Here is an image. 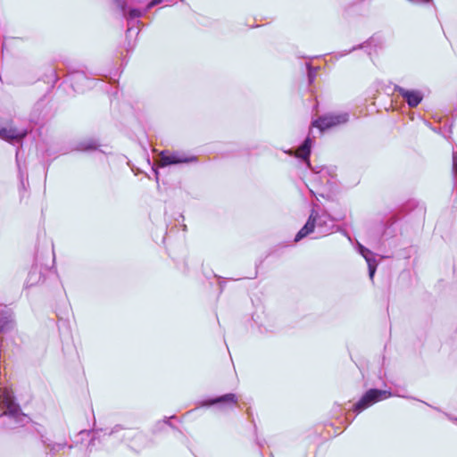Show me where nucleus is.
<instances>
[{
	"label": "nucleus",
	"instance_id": "obj_20",
	"mask_svg": "<svg viewBox=\"0 0 457 457\" xmlns=\"http://www.w3.org/2000/svg\"><path fill=\"white\" fill-rule=\"evenodd\" d=\"M21 147H22V145H20L16 149L15 162H16V165H17V169H18V177H19L20 182H21V186L24 187L25 180H28V174L26 172L27 168H26L25 162L22 164L21 158H20V152H21Z\"/></svg>",
	"mask_w": 457,
	"mask_h": 457
},
{
	"label": "nucleus",
	"instance_id": "obj_8",
	"mask_svg": "<svg viewBox=\"0 0 457 457\" xmlns=\"http://www.w3.org/2000/svg\"><path fill=\"white\" fill-rule=\"evenodd\" d=\"M160 162L162 167L184 163H195L197 162V157L195 155H187L184 152L162 151L160 154Z\"/></svg>",
	"mask_w": 457,
	"mask_h": 457
},
{
	"label": "nucleus",
	"instance_id": "obj_6",
	"mask_svg": "<svg viewBox=\"0 0 457 457\" xmlns=\"http://www.w3.org/2000/svg\"><path fill=\"white\" fill-rule=\"evenodd\" d=\"M14 327L15 320L12 310L5 304H0V363L4 361L6 356L2 336L12 330Z\"/></svg>",
	"mask_w": 457,
	"mask_h": 457
},
{
	"label": "nucleus",
	"instance_id": "obj_5",
	"mask_svg": "<svg viewBox=\"0 0 457 457\" xmlns=\"http://www.w3.org/2000/svg\"><path fill=\"white\" fill-rule=\"evenodd\" d=\"M395 395L390 391L387 390H382L378 388H371L365 392V394L361 397V399L353 406V411L356 414H359L362 411L366 410L370 406L373 405L374 403L387 399L390 396ZM397 396L404 397V395H396ZM405 398H408L405 396ZM411 399H414L413 397H411Z\"/></svg>",
	"mask_w": 457,
	"mask_h": 457
},
{
	"label": "nucleus",
	"instance_id": "obj_31",
	"mask_svg": "<svg viewBox=\"0 0 457 457\" xmlns=\"http://www.w3.org/2000/svg\"><path fill=\"white\" fill-rule=\"evenodd\" d=\"M37 119H41L42 120H45L46 119V114H43L41 117L40 115L37 117Z\"/></svg>",
	"mask_w": 457,
	"mask_h": 457
},
{
	"label": "nucleus",
	"instance_id": "obj_27",
	"mask_svg": "<svg viewBox=\"0 0 457 457\" xmlns=\"http://www.w3.org/2000/svg\"><path fill=\"white\" fill-rule=\"evenodd\" d=\"M220 278V281H219V284H220V290L222 291L223 288H224V278Z\"/></svg>",
	"mask_w": 457,
	"mask_h": 457
},
{
	"label": "nucleus",
	"instance_id": "obj_10",
	"mask_svg": "<svg viewBox=\"0 0 457 457\" xmlns=\"http://www.w3.org/2000/svg\"><path fill=\"white\" fill-rule=\"evenodd\" d=\"M28 134L29 130L27 129L6 127L0 122V138L12 145H22V142Z\"/></svg>",
	"mask_w": 457,
	"mask_h": 457
},
{
	"label": "nucleus",
	"instance_id": "obj_30",
	"mask_svg": "<svg viewBox=\"0 0 457 457\" xmlns=\"http://www.w3.org/2000/svg\"><path fill=\"white\" fill-rule=\"evenodd\" d=\"M43 103L42 102H37V104L35 105V108H34V111H38L39 108L42 106Z\"/></svg>",
	"mask_w": 457,
	"mask_h": 457
},
{
	"label": "nucleus",
	"instance_id": "obj_12",
	"mask_svg": "<svg viewBox=\"0 0 457 457\" xmlns=\"http://www.w3.org/2000/svg\"><path fill=\"white\" fill-rule=\"evenodd\" d=\"M383 38L379 36H372L365 42L359 44L357 46H353L349 50H345L340 53H338V55L340 57L345 56L349 54L350 53L358 50V49H363L368 54V55H371L372 52H377L378 49H381L383 47Z\"/></svg>",
	"mask_w": 457,
	"mask_h": 457
},
{
	"label": "nucleus",
	"instance_id": "obj_4",
	"mask_svg": "<svg viewBox=\"0 0 457 457\" xmlns=\"http://www.w3.org/2000/svg\"><path fill=\"white\" fill-rule=\"evenodd\" d=\"M97 75V73H87L84 67L81 66L79 69H69L66 81L71 83L75 92L83 93L96 86L94 77Z\"/></svg>",
	"mask_w": 457,
	"mask_h": 457
},
{
	"label": "nucleus",
	"instance_id": "obj_35",
	"mask_svg": "<svg viewBox=\"0 0 457 457\" xmlns=\"http://www.w3.org/2000/svg\"><path fill=\"white\" fill-rule=\"evenodd\" d=\"M312 195H315L312 189H309Z\"/></svg>",
	"mask_w": 457,
	"mask_h": 457
},
{
	"label": "nucleus",
	"instance_id": "obj_19",
	"mask_svg": "<svg viewBox=\"0 0 457 457\" xmlns=\"http://www.w3.org/2000/svg\"><path fill=\"white\" fill-rule=\"evenodd\" d=\"M100 144L96 138H85L76 143L74 150L79 152H91L97 150Z\"/></svg>",
	"mask_w": 457,
	"mask_h": 457
},
{
	"label": "nucleus",
	"instance_id": "obj_17",
	"mask_svg": "<svg viewBox=\"0 0 457 457\" xmlns=\"http://www.w3.org/2000/svg\"><path fill=\"white\" fill-rule=\"evenodd\" d=\"M359 253L363 256L365 259L367 264H368V270H369V277L370 279H373L374 275L377 270L378 262L375 258L374 253L366 248L365 246L359 245L358 246Z\"/></svg>",
	"mask_w": 457,
	"mask_h": 457
},
{
	"label": "nucleus",
	"instance_id": "obj_24",
	"mask_svg": "<svg viewBox=\"0 0 457 457\" xmlns=\"http://www.w3.org/2000/svg\"><path fill=\"white\" fill-rule=\"evenodd\" d=\"M174 418H175V416L165 417L162 421H159L156 424V429L161 430L162 428V427L165 426V425H168L170 428H175V426L172 423H170V421L171 419H174Z\"/></svg>",
	"mask_w": 457,
	"mask_h": 457
},
{
	"label": "nucleus",
	"instance_id": "obj_21",
	"mask_svg": "<svg viewBox=\"0 0 457 457\" xmlns=\"http://www.w3.org/2000/svg\"><path fill=\"white\" fill-rule=\"evenodd\" d=\"M396 222H397V220L395 216L387 217L385 220V223L386 224V226L385 228V231H384V238L385 239H387V238H390V237H393L395 236L396 230H397Z\"/></svg>",
	"mask_w": 457,
	"mask_h": 457
},
{
	"label": "nucleus",
	"instance_id": "obj_9",
	"mask_svg": "<svg viewBox=\"0 0 457 457\" xmlns=\"http://www.w3.org/2000/svg\"><path fill=\"white\" fill-rule=\"evenodd\" d=\"M312 141L310 137H307L303 142L300 145L298 152H295L292 149L285 150L284 153L290 155L295 156L297 159H300L302 162H303L307 168L312 170L315 173H322L325 171V168H321L319 170H316V168H313L310 162V155L312 153Z\"/></svg>",
	"mask_w": 457,
	"mask_h": 457
},
{
	"label": "nucleus",
	"instance_id": "obj_33",
	"mask_svg": "<svg viewBox=\"0 0 457 457\" xmlns=\"http://www.w3.org/2000/svg\"><path fill=\"white\" fill-rule=\"evenodd\" d=\"M137 437H139V438H142V437H143V435H141L140 433H137Z\"/></svg>",
	"mask_w": 457,
	"mask_h": 457
},
{
	"label": "nucleus",
	"instance_id": "obj_25",
	"mask_svg": "<svg viewBox=\"0 0 457 457\" xmlns=\"http://www.w3.org/2000/svg\"><path fill=\"white\" fill-rule=\"evenodd\" d=\"M453 174L454 177V187H457V151L453 153Z\"/></svg>",
	"mask_w": 457,
	"mask_h": 457
},
{
	"label": "nucleus",
	"instance_id": "obj_7",
	"mask_svg": "<svg viewBox=\"0 0 457 457\" xmlns=\"http://www.w3.org/2000/svg\"><path fill=\"white\" fill-rule=\"evenodd\" d=\"M42 426L37 425L35 427V431L38 436V439L42 446L44 447V451L36 452V457H54L61 450L67 446L66 443H54L50 440L48 437L45 436L42 431Z\"/></svg>",
	"mask_w": 457,
	"mask_h": 457
},
{
	"label": "nucleus",
	"instance_id": "obj_18",
	"mask_svg": "<svg viewBox=\"0 0 457 457\" xmlns=\"http://www.w3.org/2000/svg\"><path fill=\"white\" fill-rule=\"evenodd\" d=\"M386 226L385 220L370 222L368 228L370 237L375 241H380L384 238Z\"/></svg>",
	"mask_w": 457,
	"mask_h": 457
},
{
	"label": "nucleus",
	"instance_id": "obj_34",
	"mask_svg": "<svg viewBox=\"0 0 457 457\" xmlns=\"http://www.w3.org/2000/svg\"><path fill=\"white\" fill-rule=\"evenodd\" d=\"M344 235H345V236H346V237L350 239V237H349V236H348L347 232L344 231Z\"/></svg>",
	"mask_w": 457,
	"mask_h": 457
},
{
	"label": "nucleus",
	"instance_id": "obj_32",
	"mask_svg": "<svg viewBox=\"0 0 457 457\" xmlns=\"http://www.w3.org/2000/svg\"><path fill=\"white\" fill-rule=\"evenodd\" d=\"M130 31H131V28H130V27H129V28H128V29H127V31H126L127 36L130 33Z\"/></svg>",
	"mask_w": 457,
	"mask_h": 457
},
{
	"label": "nucleus",
	"instance_id": "obj_15",
	"mask_svg": "<svg viewBox=\"0 0 457 457\" xmlns=\"http://www.w3.org/2000/svg\"><path fill=\"white\" fill-rule=\"evenodd\" d=\"M46 271L47 269H43L37 264L32 265L25 283L26 287H31L44 282Z\"/></svg>",
	"mask_w": 457,
	"mask_h": 457
},
{
	"label": "nucleus",
	"instance_id": "obj_1",
	"mask_svg": "<svg viewBox=\"0 0 457 457\" xmlns=\"http://www.w3.org/2000/svg\"><path fill=\"white\" fill-rule=\"evenodd\" d=\"M337 219L332 217L326 210L312 208L309 218L303 227L295 237V242H299L312 233L317 235L314 238L325 237L335 230L338 231V227L335 224Z\"/></svg>",
	"mask_w": 457,
	"mask_h": 457
},
{
	"label": "nucleus",
	"instance_id": "obj_16",
	"mask_svg": "<svg viewBox=\"0 0 457 457\" xmlns=\"http://www.w3.org/2000/svg\"><path fill=\"white\" fill-rule=\"evenodd\" d=\"M123 428L120 425H115L110 430L108 429H96L92 432V436L90 438V441L88 443V448L89 451H92V448L96 445V442H101L103 439H104L105 436H112L120 431H121Z\"/></svg>",
	"mask_w": 457,
	"mask_h": 457
},
{
	"label": "nucleus",
	"instance_id": "obj_2",
	"mask_svg": "<svg viewBox=\"0 0 457 457\" xmlns=\"http://www.w3.org/2000/svg\"><path fill=\"white\" fill-rule=\"evenodd\" d=\"M0 406L4 411L0 414L2 425L4 429H16L29 424L30 418L22 412L11 392L0 388Z\"/></svg>",
	"mask_w": 457,
	"mask_h": 457
},
{
	"label": "nucleus",
	"instance_id": "obj_22",
	"mask_svg": "<svg viewBox=\"0 0 457 457\" xmlns=\"http://www.w3.org/2000/svg\"><path fill=\"white\" fill-rule=\"evenodd\" d=\"M306 69H307V79H308V84L312 85L317 76V72L320 69V67H313L311 62L305 63Z\"/></svg>",
	"mask_w": 457,
	"mask_h": 457
},
{
	"label": "nucleus",
	"instance_id": "obj_13",
	"mask_svg": "<svg viewBox=\"0 0 457 457\" xmlns=\"http://www.w3.org/2000/svg\"><path fill=\"white\" fill-rule=\"evenodd\" d=\"M395 91L405 100L411 108L417 107L423 100V94L419 90H409L400 86H395Z\"/></svg>",
	"mask_w": 457,
	"mask_h": 457
},
{
	"label": "nucleus",
	"instance_id": "obj_29",
	"mask_svg": "<svg viewBox=\"0 0 457 457\" xmlns=\"http://www.w3.org/2000/svg\"><path fill=\"white\" fill-rule=\"evenodd\" d=\"M153 170H154V175H155V179H156V181L158 182V181H159V171H158V170H157V169H155V168H154V167H153Z\"/></svg>",
	"mask_w": 457,
	"mask_h": 457
},
{
	"label": "nucleus",
	"instance_id": "obj_11",
	"mask_svg": "<svg viewBox=\"0 0 457 457\" xmlns=\"http://www.w3.org/2000/svg\"><path fill=\"white\" fill-rule=\"evenodd\" d=\"M348 120L349 114L347 112L327 114L320 116L317 120H313L312 126L323 131L335 126L346 123Z\"/></svg>",
	"mask_w": 457,
	"mask_h": 457
},
{
	"label": "nucleus",
	"instance_id": "obj_26",
	"mask_svg": "<svg viewBox=\"0 0 457 457\" xmlns=\"http://www.w3.org/2000/svg\"><path fill=\"white\" fill-rule=\"evenodd\" d=\"M61 326L68 328V321L63 319H60L58 321V328H60Z\"/></svg>",
	"mask_w": 457,
	"mask_h": 457
},
{
	"label": "nucleus",
	"instance_id": "obj_14",
	"mask_svg": "<svg viewBox=\"0 0 457 457\" xmlns=\"http://www.w3.org/2000/svg\"><path fill=\"white\" fill-rule=\"evenodd\" d=\"M238 398L236 394L228 393L220 396L212 397L203 401L200 405L210 407L212 405L232 406L237 403Z\"/></svg>",
	"mask_w": 457,
	"mask_h": 457
},
{
	"label": "nucleus",
	"instance_id": "obj_3",
	"mask_svg": "<svg viewBox=\"0 0 457 457\" xmlns=\"http://www.w3.org/2000/svg\"><path fill=\"white\" fill-rule=\"evenodd\" d=\"M151 1L152 0H147L145 2H132L128 6L126 1L124 0H114V5L121 12L122 16L128 21V23L129 24L130 21L142 17L154 7L162 4L164 2L169 4L172 3V0H162L160 3L148 7L149 2Z\"/></svg>",
	"mask_w": 457,
	"mask_h": 457
},
{
	"label": "nucleus",
	"instance_id": "obj_28",
	"mask_svg": "<svg viewBox=\"0 0 457 457\" xmlns=\"http://www.w3.org/2000/svg\"><path fill=\"white\" fill-rule=\"evenodd\" d=\"M445 415H446V417H447L450 420H452V421H453V422L457 423V418H456V417H453V416H452V415H450V414H447V413H446Z\"/></svg>",
	"mask_w": 457,
	"mask_h": 457
},
{
	"label": "nucleus",
	"instance_id": "obj_23",
	"mask_svg": "<svg viewBox=\"0 0 457 457\" xmlns=\"http://www.w3.org/2000/svg\"><path fill=\"white\" fill-rule=\"evenodd\" d=\"M58 79H59V77L56 73V71L54 69H51L49 71V74H46V76H45V81L47 84H51V87H54V85L58 81Z\"/></svg>",
	"mask_w": 457,
	"mask_h": 457
}]
</instances>
